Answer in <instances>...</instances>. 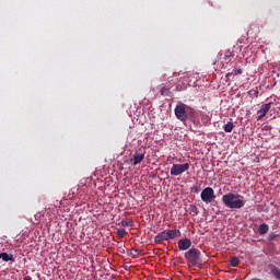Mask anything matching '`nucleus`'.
<instances>
[{
	"label": "nucleus",
	"mask_w": 280,
	"mask_h": 280,
	"mask_svg": "<svg viewBox=\"0 0 280 280\" xmlns=\"http://www.w3.org/2000/svg\"><path fill=\"white\" fill-rule=\"evenodd\" d=\"M222 202L230 210H241L246 205V201L241 199V196L238 194L233 192H228L226 195H223Z\"/></svg>",
	"instance_id": "1"
},
{
	"label": "nucleus",
	"mask_w": 280,
	"mask_h": 280,
	"mask_svg": "<svg viewBox=\"0 0 280 280\" xmlns=\"http://www.w3.org/2000/svg\"><path fill=\"white\" fill-rule=\"evenodd\" d=\"M182 233L179 230H164L161 233H158L154 237L155 244H163L165 241L176 240L180 237Z\"/></svg>",
	"instance_id": "2"
},
{
	"label": "nucleus",
	"mask_w": 280,
	"mask_h": 280,
	"mask_svg": "<svg viewBox=\"0 0 280 280\" xmlns=\"http://www.w3.org/2000/svg\"><path fill=\"white\" fill-rule=\"evenodd\" d=\"M201 252L198 248H189L188 252L184 253V258L192 267H198L201 262Z\"/></svg>",
	"instance_id": "3"
},
{
	"label": "nucleus",
	"mask_w": 280,
	"mask_h": 280,
	"mask_svg": "<svg viewBox=\"0 0 280 280\" xmlns=\"http://www.w3.org/2000/svg\"><path fill=\"white\" fill-rule=\"evenodd\" d=\"M188 170H190L189 163L174 164L173 167H171L170 175L177 177L187 172Z\"/></svg>",
	"instance_id": "4"
},
{
	"label": "nucleus",
	"mask_w": 280,
	"mask_h": 280,
	"mask_svg": "<svg viewBox=\"0 0 280 280\" xmlns=\"http://www.w3.org/2000/svg\"><path fill=\"white\" fill-rule=\"evenodd\" d=\"M202 202L211 203L215 199L214 190L212 187H206L200 194Z\"/></svg>",
	"instance_id": "5"
},
{
	"label": "nucleus",
	"mask_w": 280,
	"mask_h": 280,
	"mask_svg": "<svg viewBox=\"0 0 280 280\" xmlns=\"http://www.w3.org/2000/svg\"><path fill=\"white\" fill-rule=\"evenodd\" d=\"M175 116L180 121H187L188 115L185 104L180 103L179 105H176Z\"/></svg>",
	"instance_id": "6"
},
{
	"label": "nucleus",
	"mask_w": 280,
	"mask_h": 280,
	"mask_svg": "<svg viewBox=\"0 0 280 280\" xmlns=\"http://www.w3.org/2000/svg\"><path fill=\"white\" fill-rule=\"evenodd\" d=\"M272 105L273 103L269 102L260 106V109L257 110V115H259L257 116V121H260L266 117L267 113L271 109Z\"/></svg>",
	"instance_id": "7"
},
{
	"label": "nucleus",
	"mask_w": 280,
	"mask_h": 280,
	"mask_svg": "<svg viewBox=\"0 0 280 280\" xmlns=\"http://www.w3.org/2000/svg\"><path fill=\"white\" fill-rule=\"evenodd\" d=\"M192 242L190 238H182L179 241H177V248H179V250H188L191 248Z\"/></svg>",
	"instance_id": "8"
},
{
	"label": "nucleus",
	"mask_w": 280,
	"mask_h": 280,
	"mask_svg": "<svg viewBox=\"0 0 280 280\" xmlns=\"http://www.w3.org/2000/svg\"><path fill=\"white\" fill-rule=\"evenodd\" d=\"M145 155L144 153H136L133 155V166H137L138 164H140L142 161H144Z\"/></svg>",
	"instance_id": "9"
},
{
	"label": "nucleus",
	"mask_w": 280,
	"mask_h": 280,
	"mask_svg": "<svg viewBox=\"0 0 280 280\" xmlns=\"http://www.w3.org/2000/svg\"><path fill=\"white\" fill-rule=\"evenodd\" d=\"M233 57H234V52L231 50H228L225 52V56L223 57V61L228 65L229 62L232 61Z\"/></svg>",
	"instance_id": "10"
},
{
	"label": "nucleus",
	"mask_w": 280,
	"mask_h": 280,
	"mask_svg": "<svg viewBox=\"0 0 280 280\" xmlns=\"http://www.w3.org/2000/svg\"><path fill=\"white\" fill-rule=\"evenodd\" d=\"M270 231V226L266 223L260 224L259 226V234L260 235H266Z\"/></svg>",
	"instance_id": "11"
},
{
	"label": "nucleus",
	"mask_w": 280,
	"mask_h": 280,
	"mask_svg": "<svg viewBox=\"0 0 280 280\" xmlns=\"http://www.w3.org/2000/svg\"><path fill=\"white\" fill-rule=\"evenodd\" d=\"M2 261H14V257L12 254H8L7 252H2Z\"/></svg>",
	"instance_id": "12"
},
{
	"label": "nucleus",
	"mask_w": 280,
	"mask_h": 280,
	"mask_svg": "<svg viewBox=\"0 0 280 280\" xmlns=\"http://www.w3.org/2000/svg\"><path fill=\"white\" fill-rule=\"evenodd\" d=\"M234 129V125L232 121L228 122L225 126H223V131L226 133H232Z\"/></svg>",
	"instance_id": "13"
},
{
	"label": "nucleus",
	"mask_w": 280,
	"mask_h": 280,
	"mask_svg": "<svg viewBox=\"0 0 280 280\" xmlns=\"http://www.w3.org/2000/svg\"><path fill=\"white\" fill-rule=\"evenodd\" d=\"M188 211L192 213L194 217L198 215V208L195 205H189Z\"/></svg>",
	"instance_id": "14"
},
{
	"label": "nucleus",
	"mask_w": 280,
	"mask_h": 280,
	"mask_svg": "<svg viewBox=\"0 0 280 280\" xmlns=\"http://www.w3.org/2000/svg\"><path fill=\"white\" fill-rule=\"evenodd\" d=\"M271 271H272L273 277H275L276 279L280 280V269L277 268V267H275V266H272Z\"/></svg>",
	"instance_id": "15"
},
{
	"label": "nucleus",
	"mask_w": 280,
	"mask_h": 280,
	"mask_svg": "<svg viewBox=\"0 0 280 280\" xmlns=\"http://www.w3.org/2000/svg\"><path fill=\"white\" fill-rule=\"evenodd\" d=\"M122 228H133V221L121 220Z\"/></svg>",
	"instance_id": "16"
},
{
	"label": "nucleus",
	"mask_w": 280,
	"mask_h": 280,
	"mask_svg": "<svg viewBox=\"0 0 280 280\" xmlns=\"http://www.w3.org/2000/svg\"><path fill=\"white\" fill-rule=\"evenodd\" d=\"M160 93H161V95H163V96H170L171 90H170V89H166L165 86H162L161 90H160Z\"/></svg>",
	"instance_id": "17"
},
{
	"label": "nucleus",
	"mask_w": 280,
	"mask_h": 280,
	"mask_svg": "<svg viewBox=\"0 0 280 280\" xmlns=\"http://www.w3.org/2000/svg\"><path fill=\"white\" fill-rule=\"evenodd\" d=\"M238 265H240V258L233 257L232 259H230V266L237 267Z\"/></svg>",
	"instance_id": "18"
},
{
	"label": "nucleus",
	"mask_w": 280,
	"mask_h": 280,
	"mask_svg": "<svg viewBox=\"0 0 280 280\" xmlns=\"http://www.w3.org/2000/svg\"><path fill=\"white\" fill-rule=\"evenodd\" d=\"M126 234H127L126 230L124 229L117 230V236H119V238H124Z\"/></svg>",
	"instance_id": "19"
},
{
	"label": "nucleus",
	"mask_w": 280,
	"mask_h": 280,
	"mask_svg": "<svg viewBox=\"0 0 280 280\" xmlns=\"http://www.w3.org/2000/svg\"><path fill=\"white\" fill-rule=\"evenodd\" d=\"M242 72H244V70H243L242 68H238V69H234L233 74H234L235 77H238V75L242 74Z\"/></svg>",
	"instance_id": "20"
},
{
	"label": "nucleus",
	"mask_w": 280,
	"mask_h": 280,
	"mask_svg": "<svg viewBox=\"0 0 280 280\" xmlns=\"http://www.w3.org/2000/svg\"><path fill=\"white\" fill-rule=\"evenodd\" d=\"M200 191L198 186L190 187V192L198 194Z\"/></svg>",
	"instance_id": "21"
},
{
	"label": "nucleus",
	"mask_w": 280,
	"mask_h": 280,
	"mask_svg": "<svg viewBox=\"0 0 280 280\" xmlns=\"http://www.w3.org/2000/svg\"><path fill=\"white\" fill-rule=\"evenodd\" d=\"M23 280H32V277L31 276H26L23 278Z\"/></svg>",
	"instance_id": "22"
},
{
	"label": "nucleus",
	"mask_w": 280,
	"mask_h": 280,
	"mask_svg": "<svg viewBox=\"0 0 280 280\" xmlns=\"http://www.w3.org/2000/svg\"><path fill=\"white\" fill-rule=\"evenodd\" d=\"M233 74H234L233 72H230V73L226 74V78L229 79V78H231Z\"/></svg>",
	"instance_id": "23"
},
{
	"label": "nucleus",
	"mask_w": 280,
	"mask_h": 280,
	"mask_svg": "<svg viewBox=\"0 0 280 280\" xmlns=\"http://www.w3.org/2000/svg\"><path fill=\"white\" fill-rule=\"evenodd\" d=\"M269 240L270 241L275 240V236L273 235H269Z\"/></svg>",
	"instance_id": "24"
},
{
	"label": "nucleus",
	"mask_w": 280,
	"mask_h": 280,
	"mask_svg": "<svg viewBox=\"0 0 280 280\" xmlns=\"http://www.w3.org/2000/svg\"><path fill=\"white\" fill-rule=\"evenodd\" d=\"M129 256H132V258H135V256H133V254H132V253H130V254H129Z\"/></svg>",
	"instance_id": "25"
},
{
	"label": "nucleus",
	"mask_w": 280,
	"mask_h": 280,
	"mask_svg": "<svg viewBox=\"0 0 280 280\" xmlns=\"http://www.w3.org/2000/svg\"><path fill=\"white\" fill-rule=\"evenodd\" d=\"M0 259H2V253H0Z\"/></svg>",
	"instance_id": "26"
},
{
	"label": "nucleus",
	"mask_w": 280,
	"mask_h": 280,
	"mask_svg": "<svg viewBox=\"0 0 280 280\" xmlns=\"http://www.w3.org/2000/svg\"><path fill=\"white\" fill-rule=\"evenodd\" d=\"M135 253H138V249H135Z\"/></svg>",
	"instance_id": "27"
},
{
	"label": "nucleus",
	"mask_w": 280,
	"mask_h": 280,
	"mask_svg": "<svg viewBox=\"0 0 280 280\" xmlns=\"http://www.w3.org/2000/svg\"><path fill=\"white\" fill-rule=\"evenodd\" d=\"M250 280H260V279H250Z\"/></svg>",
	"instance_id": "28"
},
{
	"label": "nucleus",
	"mask_w": 280,
	"mask_h": 280,
	"mask_svg": "<svg viewBox=\"0 0 280 280\" xmlns=\"http://www.w3.org/2000/svg\"><path fill=\"white\" fill-rule=\"evenodd\" d=\"M223 68H225L226 69V67L223 65Z\"/></svg>",
	"instance_id": "29"
}]
</instances>
